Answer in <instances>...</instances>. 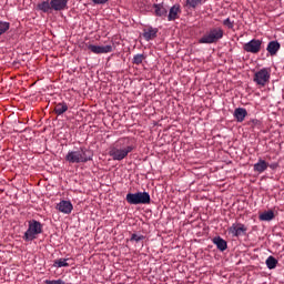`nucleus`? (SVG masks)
Wrapping results in <instances>:
<instances>
[{
  "instance_id": "2eb2a0df",
  "label": "nucleus",
  "mask_w": 284,
  "mask_h": 284,
  "mask_svg": "<svg viewBox=\"0 0 284 284\" xmlns=\"http://www.w3.org/2000/svg\"><path fill=\"white\" fill-rule=\"evenodd\" d=\"M267 168H270V164L263 159H260L257 163L253 165L254 172H257L258 174H263Z\"/></svg>"
},
{
  "instance_id": "bb28decb",
  "label": "nucleus",
  "mask_w": 284,
  "mask_h": 284,
  "mask_svg": "<svg viewBox=\"0 0 284 284\" xmlns=\"http://www.w3.org/2000/svg\"><path fill=\"white\" fill-rule=\"evenodd\" d=\"M223 26L229 28V30H232L234 29V21H232L230 18H226L225 20H223Z\"/></svg>"
},
{
  "instance_id": "ddd939ff",
  "label": "nucleus",
  "mask_w": 284,
  "mask_h": 284,
  "mask_svg": "<svg viewBox=\"0 0 284 284\" xmlns=\"http://www.w3.org/2000/svg\"><path fill=\"white\" fill-rule=\"evenodd\" d=\"M233 116L237 123H243L245 121V116H247V110L244 108H237L234 110Z\"/></svg>"
},
{
  "instance_id": "cd10ccee",
  "label": "nucleus",
  "mask_w": 284,
  "mask_h": 284,
  "mask_svg": "<svg viewBox=\"0 0 284 284\" xmlns=\"http://www.w3.org/2000/svg\"><path fill=\"white\" fill-rule=\"evenodd\" d=\"M45 284H65L63 280H45Z\"/></svg>"
},
{
  "instance_id": "f8f14e48",
  "label": "nucleus",
  "mask_w": 284,
  "mask_h": 284,
  "mask_svg": "<svg viewBox=\"0 0 284 284\" xmlns=\"http://www.w3.org/2000/svg\"><path fill=\"white\" fill-rule=\"evenodd\" d=\"M156 34H159V29L154 27H149L146 29H143L142 37L145 39V41H152V39H156Z\"/></svg>"
},
{
  "instance_id": "a878e982",
  "label": "nucleus",
  "mask_w": 284,
  "mask_h": 284,
  "mask_svg": "<svg viewBox=\"0 0 284 284\" xmlns=\"http://www.w3.org/2000/svg\"><path fill=\"white\" fill-rule=\"evenodd\" d=\"M130 241H134L135 243H140V241H145V237L143 235H139L136 233H133L131 235Z\"/></svg>"
},
{
  "instance_id": "f257e3e1",
  "label": "nucleus",
  "mask_w": 284,
  "mask_h": 284,
  "mask_svg": "<svg viewBox=\"0 0 284 284\" xmlns=\"http://www.w3.org/2000/svg\"><path fill=\"white\" fill-rule=\"evenodd\" d=\"M128 139L123 138L115 142L109 150L113 161H123L134 150V145H128Z\"/></svg>"
},
{
  "instance_id": "423d86ee",
  "label": "nucleus",
  "mask_w": 284,
  "mask_h": 284,
  "mask_svg": "<svg viewBox=\"0 0 284 284\" xmlns=\"http://www.w3.org/2000/svg\"><path fill=\"white\" fill-rule=\"evenodd\" d=\"M43 232V224L37 220L29 221L28 230L24 232L23 240L24 241H34L39 234Z\"/></svg>"
},
{
  "instance_id": "1a4fd4ad",
  "label": "nucleus",
  "mask_w": 284,
  "mask_h": 284,
  "mask_svg": "<svg viewBox=\"0 0 284 284\" xmlns=\"http://www.w3.org/2000/svg\"><path fill=\"white\" fill-rule=\"evenodd\" d=\"M229 234L235 239H239V236H245V234H247V226H245L243 223H233L229 227Z\"/></svg>"
},
{
  "instance_id": "20e7f679",
  "label": "nucleus",
  "mask_w": 284,
  "mask_h": 284,
  "mask_svg": "<svg viewBox=\"0 0 284 284\" xmlns=\"http://www.w3.org/2000/svg\"><path fill=\"white\" fill-rule=\"evenodd\" d=\"M125 200L129 205H150L152 201L148 192L128 193Z\"/></svg>"
},
{
  "instance_id": "4468645a",
  "label": "nucleus",
  "mask_w": 284,
  "mask_h": 284,
  "mask_svg": "<svg viewBox=\"0 0 284 284\" xmlns=\"http://www.w3.org/2000/svg\"><path fill=\"white\" fill-rule=\"evenodd\" d=\"M155 17H168V8L163 3H154L153 4Z\"/></svg>"
},
{
  "instance_id": "aec40b11",
  "label": "nucleus",
  "mask_w": 284,
  "mask_h": 284,
  "mask_svg": "<svg viewBox=\"0 0 284 284\" xmlns=\"http://www.w3.org/2000/svg\"><path fill=\"white\" fill-rule=\"evenodd\" d=\"M276 265H278V260H276V257L271 255L266 258V266L268 270H276Z\"/></svg>"
},
{
  "instance_id": "f03ea898",
  "label": "nucleus",
  "mask_w": 284,
  "mask_h": 284,
  "mask_svg": "<svg viewBox=\"0 0 284 284\" xmlns=\"http://www.w3.org/2000/svg\"><path fill=\"white\" fill-rule=\"evenodd\" d=\"M67 163H88L92 161V154L85 146H80L78 150H71L65 155Z\"/></svg>"
},
{
  "instance_id": "c85d7f7f",
  "label": "nucleus",
  "mask_w": 284,
  "mask_h": 284,
  "mask_svg": "<svg viewBox=\"0 0 284 284\" xmlns=\"http://www.w3.org/2000/svg\"><path fill=\"white\" fill-rule=\"evenodd\" d=\"M92 2L95 6H104V3H108V0H92Z\"/></svg>"
},
{
  "instance_id": "0eeeda50",
  "label": "nucleus",
  "mask_w": 284,
  "mask_h": 284,
  "mask_svg": "<svg viewBox=\"0 0 284 284\" xmlns=\"http://www.w3.org/2000/svg\"><path fill=\"white\" fill-rule=\"evenodd\" d=\"M272 70L270 68H262L253 75V81L256 83V85H260V88H265L267 83H270V78L272 77Z\"/></svg>"
},
{
  "instance_id": "f3484780",
  "label": "nucleus",
  "mask_w": 284,
  "mask_h": 284,
  "mask_svg": "<svg viewBox=\"0 0 284 284\" xmlns=\"http://www.w3.org/2000/svg\"><path fill=\"white\" fill-rule=\"evenodd\" d=\"M266 50L271 57H274L281 50V43H278V41H271L268 42Z\"/></svg>"
},
{
  "instance_id": "5701e85b",
  "label": "nucleus",
  "mask_w": 284,
  "mask_h": 284,
  "mask_svg": "<svg viewBox=\"0 0 284 284\" xmlns=\"http://www.w3.org/2000/svg\"><path fill=\"white\" fill-rule=\"evenodd\" d=\"M53 267H70V264L68 263V258H59L54 261Z\"/></svg>"
},
{
  "instance_id": "7c9ffc66",
  "label": "nucleus",
  "mask_w": 284,
  "mask_h": 284,
  "mask_svg": "<svg viewBox=\"0 0 284 284\" xmlns=\"http://www.w3.org/2000/svg\"><path fill=\"white\" fill-rule=\"evenodd\" d=\"M252 123V125H258V120L253 119L250 121L248 125Z\"/></svg>"
},
{
  "instance_id": "c756f323",
  "label": "nucleus",
  "mask_w": 284,
  "mask_h": 284,
  "mask_svg": "<svg viewBox=\"0 0 284 284\" xmlns=\"http://www.w3.org/2000/svg\"><path fill=\"white\" fill-rule=\"evenodd\" d=\"M271 170H276L278 168V163H272L268 165Z\"/></svg>"
},
{
  "instance_id": "7ed1b4c3",
  "label": "nucleus",
  "mask_w": 284,
  "mask_h": 284,
  "mask_svg": "<svg viewBox=\"0 0 284 284\" xmlns=\"http://www.w3.org/2000/svg\"><path fill=\"white\" fill-rule=\"evenodd\" d=\"M38 10L44 13L52 12H62L63 10H68V0H44L38 3Z\"/></svg>"
},
{
  "instance_id": "9d476101",
  "label": "nucleus",
  "mask_w": 284,
  "mask_h": 284,
  "mask_svg": "<svg viewBox=\"0 0 284 284\" xmlns=\"http://www.w3.org/2000/svg\"><path fill=\"white\" fill-rule=\"evenodd\" d=\"M87 48L93 54H109V52H112L113 50V47L111 44H106V45L87 44Z\"/></svg>"
},
{
  "instance_id": "39448f33",
  "label": "nucleus",
  "mask_w": 284,
  "mask_h": 284,
  "mask_svg": "<svg viewBox=\"0 0 284 284\" xmlns=\"http://www.w3.org/2000/svg\"><path fill=\"white\" fill-rule=\"evenodd\" d=\"M223 34H225V32L221 27L212 28L202 38H200L199 43H219V41L223 39Z\"/></svg>"
},
{
  "instance_id": "b1692460",
  "label": "nucleus",
  "mask_w": 284,
  "mask_h": 284,
  "mask_svg": "<svg viewBox=\"0 0 284 284\" xmlns=\"http://www.w3.org/2000/svg\"><path fill=\"white\" fill-rule=\"evenodd\" d=\"M8 30H10V22L0 20V37H2V34H6Z\"/></svg>"
},
{
  "instance_id": "6e6552de",
  "label": "nucleus",
  "mask_w": 284,
  "mask_h": 284,
  "mask_svg": "<svg viewBox=\"0 0 284 284\" xmlns=\"http://www.w3.org/2000/svg\"><path fill=\"white\" fill-rule=\"evenodd\" d=\"M261 45L263 41L260 39H252L243 45L244 52H250L251 54H258L261 52Z\"/></svg>"
},
{
  "instance_id": "393cba45",
  "label": "nucleus",
  "mask_w": 284,
  "mask_h": 284,
  "mask_svg": "<svg viewBox=\"0 0 284 284\" xmlns=\"http://www.w3.org/2000/svg\"><path fill=\"white\" fill-rule=\"evenodd\" d=\"M144 59H145L144 54L138 53L133 57L132 63H134V65H141Z\"/></svg>"
},
{
  "instance_id": "4be33fe9",
  "label": "nucleus",
  "mask_w": 284,
  "mask_h": 284,
  "mask_svg": "<svg viewBox=\"0 0 284 284\" xmlns=\"http://www.w3.org/2000/svg\"><path fill=\"white\" fill-rule=\"evenodd\" d=\"M201 3H203V0H186L185 1L186 8H192L193 10L195 8H199V6H201Z\"/></svg>"
},
{
  "instance_id": "a211bd4d",
  "label": "nucleus",
  "mask_w": 284,
  "mask_h": 284,
  "mask_svg": "<svg viewBox=\"0 0 284 284\" xmlns=\"http://www.w3.org/2000/svg\"><path fill=\"white\" fill-rule=\"evenodd\" d=\"M213 243H214V245H216V247H217V250H220V252H225V250H227V242L225 240H223V237H221V236L214 237Z\"/></svg>"
},
{
  "instance_id": "6ab92c4d",
  "label": "nucleus",
  "mask_w": 284,
  "mask_h": 284,
  "mask_svg": "<svg viewBox=\"0 0 284 284\" xmlns=\"http://www.w3.org/2000/svg\"><path fill=\"white\" fill-rule=\"evenodd\" d=\"M55 114L61 116V114H65L68 112V104L65 102L58 103L54 108Z\"/></svg>"
},
{
  "instance_id": "dca6fc26",
  "label": "nucleus",
  "mask_w": 284,
  "mask_h": 284,
  "mask_svg": "<svg viewBox=\"0 0 284 284\" xmlns=\"http://www.w3.org/2000/svg\"><path fill=\"white\" fill-rule=\"evenodd\" d=\"M180 12H181V6L175 4L171 7L168 14V21H176Z\"/></svg>"
},
{
  "instance_id": "9b49d317",
  "label": "nucleus",
  "mask_w": 284,
  "mask_h": 284,
  "mask_svg": "<svg viewBox=\"0 0 284 284\" xmlns=\"http://www.w3.org/2000/svg\"><path fill=\"white\" fill-rule=\"evenodd\" d=\"M57 210L62 214H72V210H74V206L72 205V202L68 200H62L57 204Z\"/></svg>"
},
{
  "instance_id": "412c9836",
  "label": "nucleus",
  "mask_w": 284,
  "mask_h": 284,
  "mask_svg": "<svg viewBox=\"0 0 284 284\" xmlns=\"http://www.w3.org/2000/svg\"><path fill=\"white\" fill-rule=\"evenodd\" d=\"M260 221H272L274 219V211H265L258 216Z\"/></svg>"
}]
</instances>
